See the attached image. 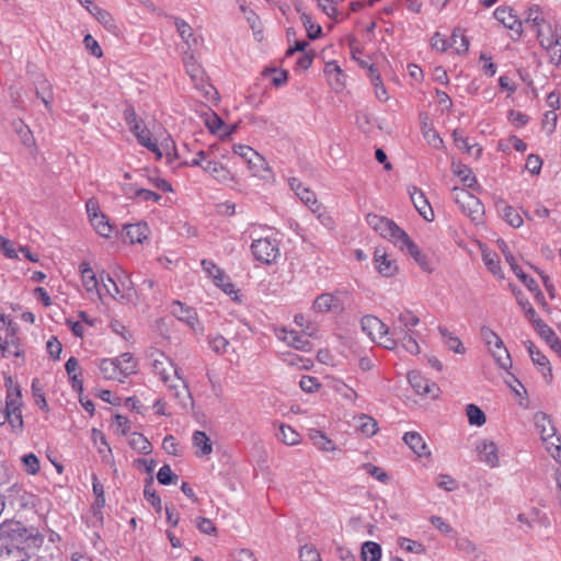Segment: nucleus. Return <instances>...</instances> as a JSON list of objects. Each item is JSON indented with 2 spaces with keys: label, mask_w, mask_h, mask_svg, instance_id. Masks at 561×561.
<instances>
[{
  "label": "nucleus",
  "mask_w": 561,
  "mask_h": 561,
  "mask_svg": "<svg viewBox=\"0 0 561 561\" xmlns=\"http://www.w3.org/2000/svg\"><path fill=\"white\" fill-rule=\"evenodd\" d=\"M366 221L381 238L391 242L402 253L409 254L422 270L431 271L426 255L393 220L379 215L369 214L366 217Z\"/></svg>",
  "instance_id": "f257e3e1"
},
{
  "label": "nucleus",
  "mask_w": 561,
  "mask_h": 561,
  "mask_svg": "<svg viewBox=\"0 0 561 561\" xmlns=\"http://www.w3.org/2000/svg\"><path fill=\"white\" fill-rule=\"evenodd\" d=\"M154 375L165 385L170 393L186 409L193 404V399L186 381L180 375L179 368L163 353H158L151 363Z\"/></svg>",
  "instance_id": "f03ea898"
},
{
  "label": "nucleus",
  "mask_w": 561,
  "mask_h": 561,
  "mask_svg": "<svg viewBox=\"0 0 561 561\" xmlns=\"http://www.w3.org/2000/svg\"><path fill=\"white\" fill-rule=\"evenodd\" d=\"M533 422L546 450L561 462V438L557 435L551 417L546 412L538 411L534 414Z\"/></svg>",
  "instance_id": "7ed1b4c3"
},
{
  "label": "nucleus",
  "mask_w": 561,
  "mask_h": 561,
  "mask_svg": "<svg viewBox=\"0 0 561 561\" xmlns=\"http://www.w3.org/2000/svg\"><path fill=\"white\" fill-rule=\"evenodd\" d=\"M476 460L489 469L502 466L505 453L500 443L491 436H480L473 443Z\"/></svg>",
  "instance_id": "20e7f679"
},
{
  "label": "nucleus",
  "mask_w": 561,
  "mask_h": 561,
  "mask_svg": "<svg viewBox=\"0 0 561 561\" xmlns=\"http://www.w3.org/2000/svg\"><path fill=\"white\" fill-rule=\"evenodd\" d=\"M481 337L497 368L508 373L512 369L513 362L511 354L500 335L491 328L482 327Z\"/></svg>",
  "instance_id": "39448f33"
},
{
  "label": "nucleus",
  "mask_w": 561,
  "mask_h": 561,
  "mask_svg": "<svg viewBox=\"0 0 561 561\" xmlns=\"http://www.w3.org/2000/svg\"><path fill=\"white\" fill-rule=\"evenodd\" d=\"M288 47L286 49V57L294 58V68L296 71L307 70L313 61L314 54L308 49L309 43L305 39H296L293 28L286 32Z\"/></svg>",
  "instance_id": "423d86ee"
},
{
  "label": "nucleus",
  "mask_w": 561,
  "mask_h": 561,
  "mask_svg": "<svg viewBox=\"0 0 561 561\" xmlns=\"http://www.w3.org/2000/svg\"><path fill=\"white\" fill-rule=\"evenodd\" d=\"M362 330L375 343L387 350L396 347V339L389 332L388 327L377 317L365 316L360 321Z\"/></svg>",
  "instance_id": "0eeeda50"
},
{
  "label": "nucleus",
  "mask_w": 561,
  "mask_h": 561,
  "mask_svg": "<svg viewBox=\"0 0 561 561\" xmlns=\"http://www.w3.org/2000/svg\"><path fill=\"white\" fill-rule=\"evenodd\" d=\"M499 245L501 251L503 252L506 262L508 263L512 272L518 277V279L527 287V289L534 295L536 301L541 306V308L546 311H549V305L546 301V298L540 290L537 282L528 276L523 268L516 263L515 257L508 251L507 245L504 241H499Z\"/></svg>",
  "instance_id": "6e6552de"
},
{
  "label": "nucleus",
  "mask_w": 561,
  "mask_h": 561,
  "mask_svg": "<svg viewBox=\"0 0 561 561\" xmlns=\"http://www.w3.org/2000/svg\"><path fill=\"white\" fill-rule=\"evenodd\" d=\"M453 199L460 210L472 221L480 222L484 214V207L480 199L468 191L459 187L451 190Z\"/></svg>",
  "instance_id": "1a4fd4ad"
},
{
  "label": "nucleus",
  "mask_w": 561,
  "mask_h": 561,
  "mask_svg": "<svg viewBox=\"0 0 561 561\" xmlns=\"http://www.w3.org/2000/svg\"><path fill=\"white\" fill-rule=\"evenodd\" d=\"M535 35L545 50L553 51L558 59L561 58V26L557 21L551 19L542 24Z\"/></svg>",
  "instance_id": "9d476101"
},
{
  "label": "nucleus",
  "mask_w": 561,
  "mask_h": 561,
  "mask_svg": "<svg viewBox=\"0 0 561 561\" xmlns=\"http://www.w3.org/2000/svg\"><path fill=\"white\" fill-rule=\"evenodd\" d=\"M125 182L122 183V190L125 196L129 199H138L140 202L160 203L161 195L144 187V182L136 179L134 182L133 175L128 172L124 174Z\"/></svg>",
  "instance_id": "9b49d317"
},
{
  "label": "nucleus",
  "mask_w": 561,
  "mask_h": 561,
  "mask_svg": "<svg viewBox=\"0 0 561 561\" xmlns=\"http://www.w3.org/2000/svg\"><path fill=\"white\" fill-rule=\"evenodd\" d=\"M375 271L382 277H393L399 272L398 262L385 248H376L373 255Z\"/></svg>",
  "instance_id": "f8f14e48"
},
{
  "label": "nucleus",
  "mask_w": 561,
  "mask_h": 561,
  "mask_svg": "<svg viewBox=\"0 0 561 561\" xmlns=\"http://www.w3.org/2000/svg\"><path fill=\"white\" fill-rule=\"evenodd\" d=\"M251 249L255 259L266 264L275 262L278 256V243L276 239L261 238L254 240Z\"/></svg>",
  "instance_id": "ddd939ff"
},
{
  "label": "nucleus",
  "mask_w": 561,
  "mask_h": 561,
  "mask_svg": "<svg viewBox=\"0 0 561 561\" xmlns=\"http://www.w3.org/2000/svg\"><path fill=\"white\" fill-rule=\"evenodd\" d=\"M174 25L183 43L181 47L182 51L196 53L203 43V38L181 18H174Z\"/></svg>",
  "instance_id": "4468645a"
},
{
  "label": "nucleus",
  "mask_w": 561,
  "mask_h": 561,
  "mask_svg": "<svg viewBox=\"0 0 561 561\" xmlns=\"http://www.w3.org/2000/svg\"><path fill=\"white\" fill-rule=\"evenodd\" d=\"M171 313L181 322L185 323L194 332H204V327L197 318V313L191 307L183 305L179 300L171 304Z\"/></svg>",
  "instance_id": "2eb2a0df"
},
{
  "label": "nucleus",
  "mask_w": 561,
  "mask_h": 561,
  "mask_svg": "<svg viewBox=\"0 0 561 561\" xmlns=\"http://www.w3.org/2000/svg\"><path fill=\"white\" fill-rule=\"evenodd\" d=\"M494 18L503 24L506 28L519 38L523 35V21L518 18L515 11L507 5L497 7L493 12Z\"/></svg>",
  "instance_id": "dca6fc26"
},
{
  "label": "nucleus",
  "mask_w": 561,
  "mask_h": 561,
  "mask_svg": "<svg viewBox=\"0 0 561 561\" xmlns=\"http://www.w3.org/2000/svg\"><path fill=\"white\" fill-rule=\"evenodd\" d=\"M527 351L529 353L533 364L540 373L542 380L546 385H551L553 381V373L550 360L540 352L531 342L527 343Z\"/></svg>",
  "instance_id": "f3484780"
},
{
  "label": "nucleus",
  "mask_w": 561,
  "mask_h": 561,
  "mask_svg": "<svg viewBox=\"0 0 561 561\" xmlns=\"http://www.w3.org/2000/svg\"><path fill=\"white\" fill-rule=\"evenodd\" d=\"M408 193L420 216H422L426 221H433L435 217L434 211L424 192L412 185L409 186Z\"/></svg>",
  "instance_id": "a211bd4d"
},
{
  "label": "nucleus",
  "mask_w": 561,
  "mask_h": 561,
  "mask_svg": "<svg viewBox=\"0 0 561 561\" xmlns=\"http://www.w3.org/2000/svg\"><path fill=\"white\" fill-rule=\"evenodd\" d=\"M328 387L337 396H340L345 402L355 404L358 400L357 391L347 385L342 378L336 376H327Z\"/></svg>",
  "instance_id": "6ab92c4d"
},
{
  "label": "nucleus",
  "mask_w": 561,
  "mask_h": 561,
  "mask_svg": "<svg viewBox=\"0 0 561 561\" xmlns=\"http://www.w3.org/2000/svg\"><path fill=\"white\" fill-rule=\"evenodd\" d=\"M419 323L420 319L414 312L403 310L393 322L392 335L401 337L404 333L414 334V329Z\"/></svg>",
  "instance_id": "aec40b11"
},
{
  "label": "nucleus",
  "mask_w": 561,
  "mask_h": 561,
  "mask_svg": "<svg viewBox=\"0 0 561 561\" xmlns=\"http://www.w3.org/2000/svg\"><path fill=\"white\" fill-rule=\"evenodd\" d=\"M408 380L416 393L437 398L439 391L437 385L424 378L419 371H410Z\"/></svg>",
  "instance_id": "412c9836"
},
{
  "label": "nucleus",
  "mask_w": 561,
  "mask_h": 561,
  "mask_svg": "<svg viewBox=\"0 0 561 561\" xmlns=\"http://www.w3.org/2000/svg\"><path fill=\"white\" fill-rule=\"evenodd\" d=\"M402 439L419 459L431 458L432 451L420 433L407 432Z\"/></svg>",
  "instance_id": "4be33fe9"
},
{
  "label": "nucleus",
  "mask_w": 561,
  "mask_h": 561,
  "mask_svg": "<svg viewBox=\"0 0 561 561\" xmlns=\"http://www.w3.org/2000/svg\"><path fill=\"white\" fill-rule=\"evenodd\" d=\"M550 20L551 18L547 15L541 7L533 4L525 10L523 23L535 33L542 24H546Z\"/></svg>",
  "instance_id": "5701e85b"
},
{
  "label": "nucleus",
  "mask_w": 561,
  "mask_h": 561,
  "mask_svg": "<svg viewBox=\"0 0 561 561\" xmlns=\"http://www.w3.org/2000/svg\"><path fill=\"white\" fill-rule=\"evenodd\" d=\"M182 61L184 64L185 70L194 84L199 87L204 83V70L199 66L196 53L193 51H182Z\"/></svg>",
  "instance_id": "b1692460"
},
{
  "label": "nucleus",
  "mask_w": 561,
  "mask_h": 561,
  "mask_svg": "<svg viewBox=\"0 0 561 561\" xmlns=\"http://www.w3.org/2000/svg\"><path fill=\"white\" fill-rule=\"evenodd\" d=\"M342 304L339 297L332 293H322L317 296L312 302V310L317 313L340 310Z\"/></svg>",
  "instance_id": "393cba45"
},
{
  "label": "nucleus",
  "mask_w": 561,
  "mask_h": 561,
  "mask_svg": "<svg viewBox=\"0 0 561 561\" xmlns=\"http://www.w3.org/2000/svg\"><path fill=\"white\" fill-rule=\"evenodd\" d=\"M309 438L312 445L321 453L333 454L339 450L337 445L323 431L310 430Z\"/></svg>",
  "instance_id": "a878e982"
},
{
  "label": "nucleus",
  "mask_w": 561,
  "mask_h": 561,
  "mask_svg": "<svg viewBox=\"0 0 561 561\" xmlns=\"http://www.w3.org/2000/svg\"><path fill=\"white\" fill-rule=\"evenodd\" d=\"M80 272L82 277V284L89 294H95L102 297L101 285L96 278L95 273L90 267L89 263L83 262L80 264Z\"/></svg>",
  "instance_id": "bb28decb"
},
{
  "label": "nucleus",
  "mask_w": 561,
  "mask_h": 561,
  "mask_svg": "<svg viewBox=\"0 0 561 561\" xmlns=\"http://www.w3.org/2000/svg\"><path fill=\"white\" fill-rule=\"evenodd\" d=\"M192 445L195 456L198 458L208 457L213 453V442L203 431H195L193 433Z\"/></svg>",
  "instance_id": "cd10ccee"
},
{
  "label": "nucleus",
  "mask_w": 561,
  "mask_h": 561,
  "mask_svg": "<svg viewBox=\"0 0 561 561\" xmlns=\"http://www.w3.org/2000/svg\"><path fill=\"white\" fill-rule=\"evenodd\" d=\"M7 398L5 407L9 411L21 410L22 394L18 383L11 377L5 378Z\"/></svg>",
  "instance_id": "c85d7f7f"
},
{
  "label": "nucleus",
  "mask_w": 561,
  "mask_h": 561,
  "mask_svg": "<svg viewBox=\"0 0 561 561\" xmlns=\"http://www.w3.org/2000/svg\"><path fill=\"white\" fill-rule=\"evenodd\" d=\"M202 169L219 183L233 181V174L220 162L213 160L206 161V164L202 165Z\"/></svg>",
  "instance_id": "c756f323"
},
{
  "label": "nucleus",
  "mask_w": 561,
  "mask_h": 561,
  "mask_svg": "<svg viewBox=\"0 0 561 561\" xmlns=\"http://www.w3.org/2000/svg\"><path fill=\"white\" fill-rule=\"evenodd\" d=\"M344 0H316L318 9L323 12L329 19L339 22L343 21L348 13L344 14L339 5Z\"/></svg>",
  "instance_id": "7c9ffc66"
},
{
  "label": "nucleus",
  "mask_w": 561,
  "mask_h": 561,
  "mask_svg": "<svg viewBox=\"0 0 561 561\" xmlns=\"http://www.w3.org/2000/svg\"><path fill=\"white\" fill-rule=\"evenodd\" d=\"M451 172L465 186L473 188L477 185V179L473 175L472 170L462 162L453 159Z\"/></svg>",
  "instance_id": "2f4dec72"
},
{
  "label": "nucleus",
  "mask_w": 561,
  "mask_h": 561,
  "mask_svg": "<svg viewBox=\"0 0 561 561\" xmlns=\"http://www.w3.org/2000/svg\"><path fill=\"white\" fill-rule=\"evenodd\" d=\"M510 288L516 299L517 305L523 310L527 320L530 323H533L535 320L539 319L536 310L533 308V306H531L530 301L528 300V298L526 297V295L514 285H510Z\"/></svg>",
  "instance_id": "473e14b6"
},
{
  "label": "nucleus",
  "mask_w": 561,
  "mask_h": 561,
  "mask_svg": "<svg viewBox=\"0 0 561 561\" xmlns=\"http://www.w3.org/2000/svg\"><path fill=\"white\" fill-rule=\"evenodd\" d=\"M481 248L482 261L486 268L499 279L504 278V272L502 270L499 255L495 252L490 251L485 247Z\"/></svg>",
  "instance_id": "72a5a7b5"
},
{
  "label": "nucleus",
  "mask_w": 561,
  "mask_h": 561,
  "mask_svg": "<svg viewBox=\"0 0 561 561\" xmlns=\"http://www.w3.org/2000/svg\"><path fill=\"white\" fill-rule=\"evenodd\" d=\"M126 239L130 243H142L149 236L150 230L146 222H138L125 226Z\"/></svg>",
  "instance_id": "f704fd0d"
},
{
  "label": "nucleus",
  "mask_w": 561,
  "mask_h": 561,
  "mask_svg": "<svg viewBox=\"0 0 561 561\" xmlns=\"http://www.w3.org/2000/svg\"><path fill=\"white\" fill-rule=\"evenodd\" d=\"M454 142L456 147L468 153L469 156L473 157L474 159L480 158L482 153V148L477 142H470L469 138L462 136L457 130L453 134Z\"/></svg>",
  "instance_id": "c9c22d12"
},
{
  "label": "nucleus",
  "mask_w": 561,
  "mask_h": 561,
  "mask_svg": "<svg viewBox=\"0 0 561 561\" xmlns=\"http://www.w3.org/2000/svg\"><path fill=\"white\" fill-rule=\"evenodd\" d=\"M283 342L296 350L306 352L311 350V343L308 337L305 334H300L295 331L283 330Z\"/></svg>",
  "instance_id": "e433bc0d"
},
{
  "label": "nucleus",
  "mask_w": 561,
  "mask_h": 561,
  "mask_svg": "<svg viewBox=\"0 0 561 561\" xmlns=\"http://www.w3.org/2000/svg\"><path fill=\"white\" fill-rule=\"evenodd\" d=\"M324 73L328 78L329 83L335 89L340 90L344 87V73L341 67L335 61L327 62L324 67Z\"/></svg>",
  "instance_id": "4c0bfd02"
},
{
  "label": "nucleus",
  "mask_w": 561,
  "mask_h": 561,
  "mask_svg": "<svg viewBox=\"0 0 561 561\" xmlns=\"http://www.w3.org/2000/svg\"><path fill=\"white\" fill-rule=\"evenodd\" d=\"M117 367L113 358H104L99 364L100 371L105 379L123 382L126 378Z\"/></svg>",
  "instance_id": "58836bf2"
},
{
  "label": "nucleus",
  "mask_w": 561,
  "mask_h": 561,
  "mask_svg": "<svg viewBox=\"0 0 561 561\" xmlns=\"http://www.w3.org/2000/svg\"><path fill=\"white\" fill-rule=\"evenodd\" d=\"M368 77L370 79V83L374 87V93L378 101L387 102L389 100V93L381 80L379 72L374 68H368Z\"/></svg>",
  "instance_id": "ea45409f"
},
{
  "label": "nucleus",
  "mask_w": 561,
  "mask_h": 561,
  "mask_svg": "<svg viewBox=\"0 0 561 561\" xmlns=\"http://www.w3.org/2000/svg\"><path fill=\"white\" fill-rule=\"evenodd\" d=\"M421 131L425 141L434 149H442L444 147V140L439 134L434 129L427 118H424L421 124Z\"/></svg>",
  "instance_id": "a19ab883"
},
{
  "label": "nucleus",
  "mask_w": 561,
  "mask_h": 561,
  "mask_svg": "<svg viewBox=\"0 0 561 561\" xmlns=\"http://www.w3.org/2000/svg\"><path fill=\"white\" fill-rule=\"evenodd\" d=\"M356 423L357 431L366 437H371L378 432L377 421L367 414H359Z\"/></svg>",
  "instance_id": "79ce46f5"
},
{
  "label": "nucleus",
  "mask_w": 561,
  "mask_h": 561,
  "mask_svg": "<svg viewBox=\"0 0 561 561\" xmlns=\"http://www.w3.org/2000/svg\"><path fill=\"white\" fill-rule=\"evenodd\" d=\"M283 363L287 364L289 367L304 370H309L313 366V360L311 357L296 355L290 352L283 354Z\"/></svg>",
  "instance_id": "37998d69"
},
{
  "label": "nucleus",
  "mask_w": 561,
  "mask_h": 561,
  "mask_svg": "<svg viewBox=\"0 0 561 561\" xmlns=\"http://www.w3.org/2000/svg\"><path fill=\"white\" fill-rule=\"evenodd\" d=\"M382 557V549L379 543L375 541H365L360 548L362 561H380Z\"/></svg>",
  "instance_id": "c03bdc74"
},
{
  "label": "nucleus",
  "mask_w": 561,
  "mask_h": 561,
  "mask_svg": "<svg viewBox=\"0 0 561 561\" xmlns=\"http://www.w3.org/2000/svg\"><path fill=\"white\" fill-rule=\"evenodd\" d=\"M466 416L470 426L482 427L486 423L485 413L473 403L466 405Z\"/></svg>",
  "instance_id": "a18cd8bd"
},
{
  "label": "nucleus",
  "mask_w": 561,
  "mask_h": 561,
  "mask_svg": "<svg viewBox=\"0 0 561 561\" xmlns=\"http://www.w3.org/2000/svg\"><path fill=\"white\" fill-rule=\"evenodd\" d=\"M450 48L456 54H465L469 49V39L460 28H455L449 39Z\"/></svg>",
  "instance_id": "49530a36"
},
{
  "label": "nucleus",
  "mask_w": 561,
  "mask_h": 561,
  "mask_svg": "<svg viewBox=\"0 0 561 561\" xmlns=\"http://www.w3.org/2000/svg\"><path fill=\"white\" fill-rule=\"evenodd\" d=\"M35 94L39 99L47 110H50V103L53 100V89L50 83L46 79H41L35 83Z\"/></svg>",
  "instance_id": "de8ad7c7"
},
{
  "label": "nucleus",
  "mask_w": 561,
  "mask_h": 561,
  "mask_svg": "<svg viewBox=\"0 0 561 561\" xmlns=\"http://www.w3.org/2000/svg\"><path fill=\"white\" fill-rule=\"evenodd\" d=\"M113 359L125 378L136 373V359L130 353H123Z\"/></svg>",
  "instance_id": "09e8293b"
},
{
  "label": "nucleus",
  "mask_w": 561,
  "mask_h": 561,
  "mask_svg": "<svg viewBox=\"0 0 561 561\" xmlns=\"http://www.w3.org/2000/svg\"><path fill=\"white\" fill-rule=\"evenodd\" d=\"M138 176L140 179H146L147 183L157 190L162 192H172V185L167 180L156 174H150L145 170H140L138 171Z\"/></svg>",
  "instance_id": "8fccbe9b"
},
{
  "label": "nucleus",
  "mask_w": 561,
  "mask_h": 561,
  "mask_svg": "<svg viewBox=\"0 0 561 561\" xmlns=\"http://www.w3.org/2000/svg\"><path fill=\"white\" fill-rule=\"evenodd\" d=\"M506 374L507 378L505 379V383L518 399L519 404H523V401L527 400V390L525 386L511 373V370Z\"/></svg>",
  "instance_id": "3c124183"
},
{
  "label": "nucleus",
  "mask_w": 561,
  "mask_h": 561,
  "mask_svg": "<svg viewBox=\"0 0 561 561\" xmlns=\"http://www.w3.org/2000/svg\"><path fill=\"white\" fill-rule=\"evenodd\" d=\"M128 443L134 450L142 455H148L152 450L150 442L140 433H133Z\"/></svg>",
  "instance_id": "603ef678"
},
{
  "label": "nucleus",
  "mask_w": 561,
  "mask_h": 561,
  "mask_svg": "<svg viewBox=\"0 0 561 561\" xmlns=\"http://www.w3.org/2000/svg\"><path fill=\"white\" fill-rule=\"evenodd\" d=\"M89 13L93 15L106 30H116L117 26L115 24L114 19L112 14L106 10L100 8L99 5H95L91 8V11Z\"/></svg>",
  "instance_id": "864d4df0"
},
{
  "label": "nucleus",
  "mask_w": 561,
  "mask_h": 561,
  "mask_svg": "<svg viewBox=\"0 0 561 561\" xmlns=\"http://www.w3.org/2000/svg\"><path fill=\"white\" fill-rule=\"evenodd\" d=\"M536 519H537V511L535 508H529L527 511L519 512L516 515L515 523L519 529L528 530L534 527Z\"/></svg>",
  "instance_id": "5fc2aeb1"
},
{
  "label": "nucleus",
  "mask_w": 561,
  "mask_h": 561,
  "mask_svg": "<svg viewBox=\"0 0 561 561\" xmlns=\"http://www.w3.org/2000/svg\"><path fill=\"white\" fill-rule=\"evenodd\" d=\"M500 213L502 218L513 228H519L524 222L519 213L510 205L503 204Z\"/></svg>",
  "instance_id": "6e6d98bb"
},
{
  "label": "nucleus",
  "mask_w": 561,
  "mask_h": 561,
  "mask_svg": "<svg viewBox=\"0 0 561 561\" xmlns=\"http://www.w3.org/2000/svg\"><path fill=\"white\" fill-rule=\"evenodd\" d=\"M300 20L306 28L307 36L310 39H317L322 35V27L313 21L308 12H302Z\"/></svg>",
  "instance_id": "4d7b16f0"
},
{
  "label": "nucleus",
  "mask_w": 561,
  "mask_h": 561,
  "mask_svg": "<svg viewBox=\"0 0 561 561\" xmlns=\"http://www.w3.org/2000/svg\"><path fill=\"white\" fill-rule=\"evenodd\" d=\"M240 11L243 13L244 19L248 21L250 27L252 28L254 37L257 41H261L262 30L259 16L252 10H249L243 3L240 4Z\"/></svg>",
  "instance_id": "13d9d810"
},
{
  "label": "nucleus",
  "mask_w": 561,
  "mask_h": 561,
  "mask_svg": "<svg viewBox=\"0 0 561 561\" xmlns=\"http://www.w3.org/2000/svg\"><path fill=\"white\" fill-rule=\"evenodd\" d=\"M533 328L536 330V332L540 335L541 339L546 341L548 345L557 341L559 337L556 334V332L546 324L540 318L535 320L531 323Z\"/></svg>",
  "instance_id": "bf43d9fd"
},
{
  "label": "nucleus",
  "mask_w": 561,
  "mask_h": 561,
  "mask_svg": "<svg viewBox=\"0 0 561 561\" xmlns=\"http://www.w3.org/2000/svg\"><path fill=\"white\" fill-rule=\"evenodd\" d=\"M92 227L101 237L110 238L113 231L112 225L104 214H101L90 220Z\"/></svg>",
  "instance_id": "052dcab7"
},
{
  "label": "nucleus",
  "mask_w": 561,
  "mask_h": 561,
  "mask_svg": "<svg viewBox=\"0 0 561 561\" xmlns=\"http://www.w3.org/2000/svg\"><path fill=\"white\" fill-rule=\"evenodd\" d=\"M1 352L4 357H20L22 355L21 346L14 335L4 339V343L1 345Z\"/></svg>",
  "instance_id": "680f3d73"
},
{
  "label": "nucleus",
  "mask_w": 561,
  "mask_h": 561,
  "mask_svg": "<svg viewBox=\"0 0 561 561\" xmlns=\"http://www.w3.org/2000/svg\"><path fill=\"white\" fill-rule=\"evenodd\" d=\"M392 337L396 339V346L398 343H400L402 347L410 354L416 355L420 353V345L416 342L414 334L404 333L401 335V337H397L394 335H392Z\"/></svg>",
  "instance_id": "e2e57ef3"
},
{
  "label": "nucleus",
  "mask_w": 561,
  "mask_h": 561,
  "mask_svg": "<svg viewBox=\"0 0 561 561\" xmlns=\"http://www.w3.org/2000/svg\"><path fill=\"white\" fill-rule=\"evenodd\" d=\"M136 138L141 146L152 151L158 160L162 158V151L160 150L159 146L151 140L150 131L147 128H142Z\"/></svg>",
  "instance_id": "0e129e2a"
},
{
  "label": "nucleus",
  "mask_w": 561,
  "mask_h": 561,
  "mask_svg": "<svg viewBox=\"0 0 561 561\" xmlns=\"http://www.w3.org/2000/svg\"><path fill=\"white\" fill-rule=\"evenodd\" d=\"M435 484L443 491L453 492L459 488L458 481L448 473H439L435 477Z\"/></svg>",
  "instance_id": "69168bd1"
},
{
  "label": "nucleus",
  "mask_w": 561,
  "mask_h": 561,
  "mask_svg": "<svg viewBox=\"0 0 561 561\" xmlns=\"http://www.w3.org/2000/svg\"><path fill=\"white\" fill-rule=\"evenodd\" d=\"M298 198L305 204L312 213L318 214L321 210V204L318 202L316 194L310 188H302Z\"/></svg>",
  "instance_id": "338daca9"
},
{
  "label": "nucleus",
  "mask_w": 561,
  "mask_h": 561,
  "mask_svg": "<svg viewBox=\"0 0 561 561\" xmlns=\"http://www.w3.org/2000/svg\"><path fill=\"white\" fill-rule=\"evenodd\" d=\"M299 561H322V558L313 545L306 543L299 549Z\"/></svg>",
  "instance_id": "774afa93"
}]
</instances>
